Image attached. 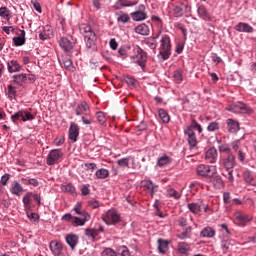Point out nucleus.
<instances>
[{
  "mask_svg": "<svg viewBox=\"0 0 256 256\" xmlns=\"http://www.w3.org/2000/svg\"><path fill=\"white\" fill-rule=\"evenodd\" d=\"M79 31L84 37L87 49H95L97 45V34L93 32V28L87 24H81Z\"/></svg>",
  "mask_w": 256,
  "mask_h": 256,
  "instance_id": "nucleus-1",
  "label": "nucleus"
},
{
  "mask_svg": "<svg viewBox=\"0 0 256 256\" xmlns=\"http://www.w3.org/2000/svg\"><path fill=\"white\" fill-rule=\"evenodd\" d=\"M161 51L158 53V58L162 61H167L171 57V38L164 36L161 38Z\"/></svg>",
  "mask_w": 256,
  "mask_h": 256,
  "instance_id": "nucleus-2",
  "label": "nucleus"
},
{
  "mask_svg": "<svg viewBox=\"0 0 256 256\" xmlns=\"http://www.w3.org/2000/svg\"><path fill=\"white\" fill-rule=\"evenodd\" d=\"M134 53L135 55L132 56L133 63H136L138 67H141L142 71H145L147 67V52L143 51L141 47H136Z\"/></svg>",
  "mask_w": 256,
  "mask_h": 256,
  "instance_id": "nucleus-3",
  "label": "nucleus"
},
{
  "mask_svg": "<svg viewBox=\"0 0 256 256\" xmlns=\"http://www.w3.org/2000/svg\"><path fill=\"white\" fill-rule=\"evenodd\" d=\"M196 173L200 177L211 179V177L217 175V166L200 164L196 167Z\"/></svg>",
  "mask_w": 256,
  "mask_h": 256,
  "instance_id": "nucleus-4",
  "label": "nucleus"
},
{
  "mask_svg": "<svg viewBox=\"0 0 256 256\" xmlns=\"http://www.w3.org/2000/svg\"><path fill=\"white\" fill-rule=\"evenodd\" d=\"M102 220L106 225H117L121 223V214L115 209H110L102 216Z\"/></svg>",
  "mask_w": 256,
  "mask_h": 256,
  "instance_id": "nucleus-5",
  "label": "nucleus"
},
{
  "mask_svg": "<svg viewBox=\"0 0 256 256\" xmlns=\"http://www.w3.org/2000/svg\"><path fill=\"white\" fill-rule=\"evenodd\" d=\"M63 151L61 149H52L47 157H46V164L51 166V165H57L61 159H63Z\"/></svg>",
  "mask_w": 256,
  "mask_h": 256,
  "instance_id": "nucleus-6",
  "label": "nucleus"
},
{
  "mask_svg": "<svg viewBox=\"0 0 256 256\" xmlns=\"http://www.w3.org/2000/svg\"><path fill=\"white\" fill-rule=\"evenodd\" d=\"M187 209H189L193 215H199L201 211L207 213L209 211V206L203 202H192L187 204Z\"/></svg>",
  "mask_w": 256,
  "mask_h": 256,
  "instance_id": "nucleus-7",
  "label": "nucleus"
},
{
  "mask_svg": "<svg viewBox=\"0 0 256 256\" xmlns=\"http://www.w3.org/2000/svg\"><path fill=\"white\" fill-rule=\"evenodd\" d=\"M173 15L174 17H183V15L189 13L191 11V8L189 5L183 3V2H178L173 5Z\"/></svg>",
  "mask_w": 256,
  "mask_h": 256,
  "instance_id": "nucleus-8",
  "label": "nucleus"
},
{
  "mask_svg": "<svg viewBox=\"0 0 256 256\" xmlns=\"http://www.w3.org/2000/svg\"><path fill=\"white\" fill-rule=\"evenodd\" d=\"M237 165V157L233 153H229L225 158L222 159V166L226 171H231Z\"/></svg>",
  "mask_w": 256,
  "mask_h": 256,
  "instance_id": "nucleus-9",
  "label": "nucleus"
},
{
  "mask_svg": "<svg viewBox=\"0 0 256 256\" xmlns=\"http://www.w3.org/2000/svg\"><path fill=\"white\" fill-rule=\"evenodd\" d=\"M131 17L133 21H145L147 19V12H145V5L141 4L138 6V10L132 12Z\"/></svg>",
  "mask_w": 256,
  "mask_h": 256,
  "instance_id": "nucleus-10",
  "label": "nucleus"
},
{
  "mask_svg": "<svg viewBox=\"0 0 256 256\" xmlns=\"http://www.w3.org/2000/svg\"><path fill=\"white\" fill-rule=\"evenodd\" d=\"M142 186L148 191L151 197H155V193H157L159 189V185L155 184L152 180H144Z\"/></svg>",
  "mask_w": 256,
  "mask_h": 256,
  "instance_id": "nucleus-11",
  "label": "nucleus"
},
{
  "mask_svg": "<svg viewBox=\"0 0 256 256\" xmlns=\"http://www.w3.org/2000/svg\"><path fill=\"white\" fill-rule=\"evenodd\" d=\"M69 139L72 143H77V139H79V125L75 122L70 123Z\"/></svg>",
  "mask_w": 256,
  "mask_h": 256,
  "instance_id": "nucleus-12",
  "label": "nucleus"
},
{
  "mask_svg": "<svg viewBox=\"0 0 256 256\" xmlns=\"http://www.w3.org/2000/svg\"><path fill=\"white\" fill-rule=\"evenodd\" d=\"M228 111H232V113H249V108L243 102H238L237 104H233L228 108Z\"/></svg>",
  "mask_w": 256,
  "mask_h": 256,
  "instance_id": "nucleus-13",
  "label": "nucleus"
},
{
  "mask_svg": "<svg viewBox=\"0 0 256 256\" xmlns=\"http://www.w3.org/2000/svg\"><path fill=\"white\" fill-rule=\"evenodd\" d=\"M217 148L211 147L206 151L205 159L208 163H217Z\"/></svg>",
  "mask_w": 256,
  "mask_h": 256,
  "instance_id": "nucleus-14",
  "label": "nucleus"
},
{
  "mask_svg": "<svg viewBox=\"0 0 256 256\" xmlns=\"http://www.w3.org/2000/svg\"><path fill=\"white\" fill-rule=\"evenodd\" d=\"M235 31H238V33H253V31H255V29L245 23V22H239L235 27H234Z\"/></svg>",
  "mask_w": 256,
  "mask_h": 256,
  "instance_id": "nucleus-15",
  "label": "nucleus"
},
{
  "mask_svg": "<svg viewBox=\"0 0 256 256\" xmlns=\"http://www.w3.org/2000/svg\"><path fill=\"white\" fill-rule=\"evenodd\" d=\"M50 250L53 253V255L59 256L61 255V253H63V245L57 240L51 241Z\"/></svg>",
  "mask_w": 256,
  "mask_h": 256,
  "instance_id": "nucleus-16",
  "label": "nucleus"
},
{
  "mask_svg": "<svg viewBox=\"0 0 256 256\" xmlns=\"http://www.w3.org/2000/svg\"><path fill=\"white\" fill-rule=\"evenodd\" d=\"M90 219H91V214H88V216H81V217L74 216L72 220V225L74 227H83V225H85V223H87V221H89Z\"/></svg>",
  "mask_w": 256,
  "mask_h": 256,
  "instance_id": "nucleus-17",
  "label": "nucleus"
},
{
  "mask_svg": "<svg viewBox=\"0 0 256 256\" xmlns=\"http://www.w3.org/2000/svg\"><path fill=\"white\" fill-rule=\"evenodd\" d=\"M226 125L228 133H237V131L240 129L239 122L231 118L226 120Z\"/></svg>",
  "mask_w": 256,
  "mask_h": 256,
  "instance_id": "nucleus-18",
  "label": "nucleus"
},
{
  "mask_svg": "<svg viewBox=\"0 0 256 256\" xmlns=\"http://www.w3.org/2000/svg\"><path fill=\"white\" fill-rule=\"evenodd\" d=\"M169 240H165L163 238L158 239V251L162 255H165L167 251H169Z\"/></svg>",
  "mask_w": 256,
  "mask_h": 256,
  "instance_id": "nucleus-19",
  "label": "nucleus"
},
{
  "mask_svg": "<svg viewBox=\"0 0 256 256\" xmlns=\"http://www.w3.org/2000/svg\"><path fill=\"white\" fill-rule=\"evenodd\" d=\"M31 199H33V192L26 193L22 198L24 211H26V213H28V211H31Z\"/></svg>",
  "mask_w": 256,
  "mask_h": 256,
  "instance_id": "nucleus-20",
  "label": "nucleus"
},
{
  "mask_svg": "<svg viewBox=\"0 0 256 256\" xmlns=\"http://www.w3.org/2000/svg\"><path fill=\"white\" fill-rule=\"evenodd\" d=\"M173 163V159L166 154H163L161 157L157 160V166L158 167H167V165H171Z\"/></svg>",
  "mask_w": 256,
  "mask_h": 256,
  "instance_id": "nucleus-21",
  "label": "nucleus"
},
{
  "mask_svg": "<svg viewBox=\"0 0 256 256\" xmlns=\"http://www.w3.org/2000/svg\"><path fill=\"white\" fill-rule=\"evenodd\" d=\"M215 233V229H213L211 226H208L201 230L200 236L203 237L204 239H213Z\"/></svg>",
  "mask_w": 256,
  "mask_h": 256,
  "instance_id": "nucleus-22",
  "label": "nucleus"
},
{
  "mask_svg": "<svg viewBox=\"0 0 256 256\" xmlns=\"http://www.w3.org/2000/svg\"><path fill=\"white\" fill-rule=\"evenodd\" d=\"M10 192L12 195H16L17 197H21V193H23V186L17 181H14L11 185Z\"/></svg>",
  "mask_w": 256,
  "mask_h": 256,
  "instance_id": "nucleus-23",
  "label": "nucleus"
},
{
  "mask_svg": "<svg viewBox=\"0 0 256 256\" xmlns=\"http://www.w3.org/2000/svg\"><path fill=\"white\" fill-rule=\"evenodd\" d=\"M89 104H87V101H82L80 104L77 105L75 109L76 115L79 117L83 115V113H87L89 111Z\"/></svg>",
  "mask_w": 256,
  "mask_h": 256,
  "instance_id": "nucleus-24",
  "label": "nucleus"
},
{
  "mask_svg": "<svg viewBox=\"0 0 256 256\" xmlns=\"http://www.w3.org/2000/svg\"><path fill=\"white\" fill-rule=\"evenodd\" d=\"M66 243H67V245H69V247L74 249L75 247H77V244L79 243V236H77L75 234L67 235L66 236Z\"/></svg>",
  "mask_w": 256,
  "mask_h": 256,
  "instance_id": "nucleus-25",
  "label": "nucleus"
},
{
  "mask_svg": "<svg viewBox=\"0 0 256 256\" xmlns=\"http://www.w3.org/2000/svg\"><path fill=\"white\" fill-rule=\"evenodd\" d=\"M197 13L200 19H203L204 21H211V16L209 15V12H207V8H205V6H199Z\"/></svg>",
  "mask_w": 256,
  "mask_h": 256,
  "instance_id": "nucleus-26",
  "label": "nucleus"
},
{
  "mask_svg": "<svg viewBox=\"0 0 256 256\" xmlns=\"http://www.w3.org/2000/svg\"><path fill=\"white\" fill-rule=\"evenodd\" d=\"M7 69L10 73H17L21 71V65L16 60H11L7 63Z\"/></svg>",
  "mask_w": 256,
  "mask_h": 256,
  "instance_id": "nucleus-27",
  "label": "nucleus"
},
{
  "mask_svg": "<svg viewBox=\"0 0 256 256\" xmlns=\"http://www.w3.org/2000/svg\"><path fill=\"white\" fill-rule=\"evenodd\" d=\"M15 47H21L25 43V30H21L19 36H14L12 38Z\"/></svg>",
  "mask_w": 256,
  "mask_h": 256,
  "instance_id": "nucleus-28",
  "label": "nucleus"
},
{
  "mask_svg": "<svg viewBox=\"0 0 256 256\" xmlns=\"http://www.w3.org/2000/svg\"><path fill=\"white\" fill-rule=\"evenodd\" d=\"M178 253L181 255H187L189 251H191V245H189L187 242H179L177 245Z\"/></svg>",
  "mask_w": 256,
  "mask_h": 256,
  "instance_id": "nucleus-29",
  "label": "nucleus"
},
{
  "mask_svg": "<svg viewBox=\"0 0 256 256\" xmlns=\"http://www.w3.org/2000/svg\"><path fill=\"white\" fill-rule=\"evenodd\" d=\"M60 47L66 51V52H69V51H72L73 50V42H71L69 39L67 38H62L60 40Z\"/></svg>",
  "mask_w": 256,
  "mask_h": 256,
  "instance_id": "nucleus-30",
  "label": "nucleus"
},
{
  "mask_svg": "<svg viewBox=\"0 0 256 256\" xmlns=\"http://www.w3.org/2000/svg\"><path fill=\"white\" fill-rule=\"evenodd\" d=\"M235 218L236 220L239 221V223H250L252 219L251 216H249V214H243L241 212H236Z\"/></svg>",
  "mask_w": 256,
  "mask_h": 256,
  "instance_id": "nucleus-31",
  "label": "nucleus"
},
{
  "mask_svg": "<svg viewBox=\"0 0 256 256\" xmlns=\"http://www.w3.org/2000/svg\"><path fill=\"white\" fill-rule=\"evenodd\" d=\"M135 32H136L138 35L147 36V35H149V26H147V24H145V23L140 24V25H138V26L135 28Z\"/></svg>",
  "mask_w": 256,
  "mask_h": 256,
  "instance_id": "nucleus-32",
  "label": "nucleus"
},
{
  "mask_svg": "<svg viewBox=\"0 0 256 256\" xmlns=\"http://www.w3.org/2000/svg\"><path fill=\"white\" fill-rule=\"evenodd\" d=\"M243 177H244V181H245L248 185H252V187H255L256 183L254 182L253 174L251 173V170H246V171L243 173Z\"/></svg>",
  "mask_w": 256,
  "mask_h": 256,
  "instance_id": "nucleus-33",
  "label": "nucleus"
},
{
  "mask_svg": "<svg viewBox=\"0 0 256 256\" xmlns=\"http://www.w3.org/2000/svg\"><path fill=\"white\" fill-rule=\"evenodd\" d=\"M158 115L164 123H169L171 121V117L169 116V113L163 108L158 109Z\"/></svg>",
  "mask_w": 256,
  "mask_h": 256,
  "instance_id": "nucleus-34",
  "label": "nucleus"
},
{
  "mask_svg": "<svg viewBox=\"0 0 256 256\" xmlns=\"http://www.w3.org/2000/svg\"><path fill=\"white\" fill-rule=\"evenodd\" d=\"M61 189L64 193H70V195H75L77 193L75 186L72 184H62Z\"/></svg>",
  "mask_w": 256,
  "mask_h": 256,
  "instance_id": "nucleus-35",
  "label": "nucleus"
},
{
  "mask_svg": "<svg viewBox=\"0 0 256 256\" xmlns=\"http://www.w3.org/2000/svg\"><path fill=\"white\" fill-rule=\"evenodd\" d=\"M0 17H2V19H5V21H11V10H9L7 7H1Z\"/></svg>",
  "mask_w": 256,
  "mask_h": 256,
  "instance_id": "nucleus-36",
  "label": "nucleus"
},
{
  "mask_svg": "<svg viewBox=\"0 0 256 256\" xmlns=\"http://www.w3.org/2000/svg\"><path fill=\"white\" fill-rule=\"evenodd\" d=\"M181 192L173 189V188H169L166 191V197H171L172 199H181Z\"/></svg>",
  "mask_w": 256,
  "mask_h": 256,
  "instance_id": "nucleus-37",
  "label": "nucleus"
},
{
  "mask_svg": "<svg viewBox=\"0 0 256 256\" xmlns=\"http://www.w3.org/2000/svg\"><path fill=\"white\" fill-rule=\"evenodd\" d=\"M62 62L65 69H67L68 71H71L72 73L73 71H75V66H73V61L71 60V58L65 57L63 58Z\"/></svg>",
  "mask_w": 256,
  "mask_h": 256,
  "instance_id": "nucleus-38",
  "label": "nucleus"
},
{
  "mask_svg": "<svg viewBox=\"0 0 256 256\" xmlns=\"http://www.w3.org/2000/svg\"><path fill=\"white\" fill-rule=\"evenodd\" d=\"M13 80L16 85H21L27 81V74H16L13 76Z\"/></svg>",
  "mask_w": 256,
  "mask_h": 256,
  "instance_id": "nucleus-39",
  "label": "nucleus"
},
{
  "mask_svg": "<svg viewBox=\"0 0 256 256\" xmlns=\"http://www.w3.org/2000/svg\"><path fill=\"white\" fill-rule=\"evenodd\" d=\"M191 231H192V228L191 226L189 227H186L182 233L178 234L177 237L178 239H181L182 241L185 240V239H189V237H191Z\"/></svg>",
  "mask_w": 256,
  "mask_h": 256,
  "instance_id": "nucleus-40",
  "label": "nucleus"
},
{
  "mask_svg": "<svg viewBox=\"0 0 256 256\" xmlns=\"http://www.w3.org/2000/svg\"><path fill=\"white\" fill-rule=\"evenodd\" d=\"M116 251H117L118 255L131 256V252L129 251V248L125 245L118 246L116 248Z\"/></svg>",
  "mask_w": 256,
  "mask_h": 256,
  "instance_id": "nucleus-41",
  "label": "nucleus"
},
{
  "mask_svg": "<svg viewBox=\"0 0 256 256\" xmlns=\"http://www.w3.org/2000/svg\"><path fill=\"white\" fill-rule=\"evenodd\" d=\"M95 175L97 179H107V177H109V170L105 168L98 169Z\"/></svg>",
  "mask_w": 256,
  "mask_h": 256,
  "instance_id": "nucleus-42",
  "label": "nucleus"
},
{
  "mask_svg": "<svg viewBox=\"0 0 256 256\" xmlns=\"http://www.w3.org/2000/svg\"><path fill=\"white\" fill-rule=\"evenodd\" d=\"M231 249V241L229 240H222L221 241V250L224 255H227L229 253V250Z\"/></svg>",
  "mask_w": 256,
  "mask_h": 256,
  "instance_id": "nucleus-43",
  "label": "nucleus"
},
{
  "mask_svg": "<svg viewBox=\"0 0 256 256\" xmlns=\"http://www.w3.org/2000/svg\"><path fill=\"white\" fill-rule=\"evenodd\" d=\"M96 118L100 125H105V123H107V116L105 115V112H97Z\"/></svg>",
  "mask_w": 256,
  "mask_h": 256,
  "instance_id": "nucleus-44",
  "label": "nucleus"
},
{
  "mask_svg": "<svg viewBox=\"0 0 256 256\" xmlns=\"http://www.w3.org/2000/svg\"><path fill=\"white\" fill-rule=\"evenodd\" d=\"M116 5H117L118 8L133 7V5H136V3H133L129 0H117Z\"/></svg>",
  "mask_w": 256,
  "mask_h": 256,
  "instance_id": "nucleus-45",
  "label": "nucleus"
},
{
  "mask_svg": "<svg viewBox=\"0 0 256 256\" xmlns=\"http://www.w3.org/2000/svg\"><path fill=\"white\" fill-rule=\"evenodd\" d=\"M7 95H8V99H10V101H13V99H15V95H17V91L15 90V87H13L12 85H8Z\"/></svg>",
  "mask_w": 256,
  "mask_h": 256,
  "instance_id": "nucleus-46",
  "label": "nucleus"
},
{
  "mask_svg": "<svg viewBox=\"0 0 256 256\" xmlns=\"http://www.w3.org/2000/svg\"><path fill=\"white\" fill-rule=\"evenodd\" d=\"M219 122L214 121V122H210L207 126V131H209L210 133H213L215 131H219Z\"/></svg>",
  "mask_w": 256,
  "mask_h": 256,
  "instance_id": "nucleus-47",
  "label": "nucleus"
},
{
  "mask_svg": "<svg viewBox=\"0 0 256 256\" xmlns=\"http://www.w3.org/2000/svg\"><path fill=\"white\" fill-rule=\"evenodd\" d=\"M117 21L118 23H129V21H131V17H129V14L127 13H122L118 16Z\"/></svg>",
  "mask_w": 256,
  "mask_h": 256,
  "instance_id": "nucleus-48",
  "label": "nucleus"
},
{
  "mask_svg": "<svg viewBox=\"0 0 256 256\" xmlns=\"http://www.w3.org/2000/svg\"><path fill=\"white\" fill-rule=\"evenodd\" d=\"M35 119V116L31 112L23 111L22 110V121H33Z\"/></svg>",
  "mask_w": 256,
  "mask_h": 256,
  "instance_id": "nucleus-49",
  "label": "nucleus"
},
{
  "mask_svg": "<svg viewBox=\"0 0 256 256\" xmlns=\"http://www.w3.org/2000/svg\"><path fill=\"white\" fill-rule=\"evenodd\" d=\"M131 159V157H126V158H122V159H119L117 161V164L122 167L123 169L125 168H129V160Z\"/></svg>",
  "mask_w": 256,
  "mask_h": 256,
  "instance_id": "nucleus-50",
  "label": "nucleus"
},
{
  "mask_svg": "<svg viewBox=\"0 0 256 256\" xmlns=\"http://www.w3.org/2000/svg\"><path fill=\"white\" fill-rule=\"evenodd\" d=\"M222 175H223V177L228 179V181H230V183H233L235 181V177L233 176V169L227 170V172H223Z\"/></svg>",
  "mask_w": 256,
  "mask_h": 256,
  "instance_id": "nucleus-51",
  "label": "nucleus"
},
{
  "mask_svg": "<svg viewBox=\"0 0 256 256\" xmlns=\"http://www.w3.org/2000/svg\"><path fill=\"white\" fill-rule=\"evenodd\" d=\"M188 145L193 149V147H197V137L194 135L188 136L187 138Z\"/></svg>",
  "mask_w": 256,
  "mask_h": 256,
  "instance_id": "nucleus-52",
  "label": "nucleus"
},
{
  "mask_svg": "<svg viewBox=\"0 0 256 256\" xmlns=\"http://www.w3.org/2000/svg\"><path fill=\"white\" fill-rule=\"evenodd\" d=\"M218 149H219L220 153H228V155H229V153H233V152H231V148L229 147V144H220L218 146Z\"/></svg>",
  "mask_w": 256,
  "mask_h": 256,
  "instance_id": "nucleus-53",
  "label": "nucleus"
},
{
  "mask_svg": "<svg viewBox=\"0 0 256 256\" xmlns=\"http://www.w3.org/2000/svg\"><path fill=\"white\" fill-rule=\"evenodd\" d=\"M156 40H157V37H152L151 40H148V41L146 42V45H147L150 49L155 50V49H157V42H156Z\"/></svg>",
  "mask_w": 256,
  "mask_h": 256,
  "instance_id": "nucleus-54",
  "label": "nucleus"
},
{
  "mask_svg": "<svg viewBox=\"0 0 256 256\" xmlns=\"http://www.w3.org/2000/svg\"><path fill=\"white\" fill-rule=\"evenodd\" d=\"M237 159L240 163H245V159L247 157V153H245V151L242 149V150H238L237 152Z\"/></svg>",
  "mask_w": 256,
  "mask_h": 256,
  "instance_id": "nucleus-55",
  "label": "nucleus"
},
{
  "mask_svg": "<svg viewBox=\"0 0 256 256\" xmlns=\"http://www.w3.org/2000/svg\"><path fill=\"white\" fill-rule=\"evenodd\" d=\"M22 118L23 117V110H20L16 113H14L12 116H11V121L12 123H17V121H19V118Z\"/></svg>",
  "mask_w": 256,
  "mask_h": 256,
  "instance_id": "nucleus-56",
  "label": "nucleus"
},
{
  "mask_svg": "<svg viewBox=\"0 0 256 256\" xmlns=\"http://www.w3.org/2000/svg\"><path fill=\"white\" fill-rule=\"evenodd\" d=\"M85 235L87 237H91V239H95L97 237V230H94V229H86L85 230Z\"/></svg>",
  "mask_w": 256,
  "mask_h": 256,
  "instance_id": "nucleus-57",
  "label": "nucleus"
},
{
  "mask_svg": "<svg viewBox=\"0 0 256 256\" xmlns=\"http://www.w3.org/2000/svg\"><path fill=\"white\" fill-rule=\"evenodd\" d=\"M190 126L192 129H196L198 133H203V128L201 127V124L197 123L195 120L191 121Z\"/></svg>",
  "mask_w": 256,
  "mask_h": 256,
  "instance_id": "nucleus-58",
  "label": "nucleus"
},
{
  "mask_svg": "<svg viewBox=\"0 0 256 256\" xmlns=\"http://www.w3.org/2000/svg\"><path fill=\"white\" fill-rule=\"evenodd\" d=\"M174 81L175 83H181L183 81V74L181 71H175L174 72Z\"/></svg>",
  "mask_w": 256,
  "mask_h": 256,
  "instance_id": "nucleus-59",
  "label": "nucleus"
},
{
  "mask_svg": "<svg viewBox=\"0 0 256 256\" xmlns=\"http://www.w3.org/2000/svg\"><path fill=\"white\" fill-rule=\"evenodd\" d=\"M230 146L234 150V153H238L242 150V148L239 146V140L231 142Z\"/></svg>",
  "mask_w": 256,
  "mask_h": 256,
  "instance_id": "nucleus-60",
  "label": "nucleus"
},
{
  "mask_svg": "<svg viewBox=\"0 0 256 256\" xmlns=\"http://www.w3.org/2000/svg\"><path fill=\"white\" fill-rule=\"evenodd\" d=\"M101 206V203L97 200H90L88 201V207H91V209H99Z\"/></svg>",
  "mask_w": 256,
  "mask_h": 256,
  "instance_id": "nucleus-61",
  "label": "nucleus"
},
{
  "mask_svg": "<svg viewBox=\"0 0 256 256\" xmlns=\"http://www.w3.org/2000/svg\"><path fill=\"white\" fill-rule=\"evenodd\" d=\"M74 212L76 213V215H80V217H89V212H86L85 210H83V208H76V210H74Z\"/></svg>",
  "mask_w": 256,
  "mask_h": 256,
  "instance_id": "nucleus-62",
  "label": "nucleus"
},
{
  "mask_svg": "<svg viewBox=\"0 0 256 256\" xmlns=\"http://www.w3.org/2000/svg\"><path fill=\"white\" fill-rule=\"evenodd\" d=\"M84 167H85L86 171H91V173H93V171H95V169H97V164H95V163H85Z\"/></svg>",
  "mask_w": 256,
  "mask_h": 256,
  "instance_id": "nucleus-63",
  "label": "nucleus"
},
{
  "mask_svg": "<svg viewBox=\"0 0 256 256\" xmlns=\"http://www.w3.org/2000/svg\"><path fill=\"white\" fill-rule=\"evenodd\" d=\"M104 255L105 256H117V252H115V250H113L112 248H106L104 250Z\"/></svg>",
  "mask_w": 256,
  "mask_h": 256,
  "instance_id": "nucleus-64",
  "label": "nucleus"
}]
</instances>
